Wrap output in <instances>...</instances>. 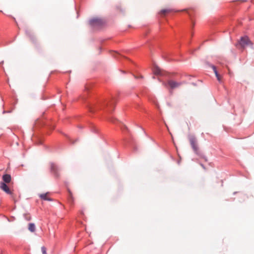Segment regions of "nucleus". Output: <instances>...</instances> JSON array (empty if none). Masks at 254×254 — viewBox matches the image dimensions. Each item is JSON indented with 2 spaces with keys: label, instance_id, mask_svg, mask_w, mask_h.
I'll use <instances>...</instances> for the list:
<instances>
[{
  "label": "nucleus",
  "instance_id": "20",
  "mask_svg": "<svg viewBox=\"0 0 254 254\" xmlns=\"http://www.w3.org/2000/svg\"><path fill=\"white\" fill-rule=\"evenodd\" d=\"M163 84L164 85V86H166V84L165 83H163Z\"/></svg>",
  "mask_w": 254,
  "mask_h": 254
},
{
  "label": "nucleus",
  "instance_id": "3",
  "mask_svg": "<svg viewBox=\"0 0 254 254\" xmlns=\"http://www.w3.org/2000/svg\"><path fill=\"white\" fill-rule=\"evenodd\" d=\"M252 45V42L248 37H241L240 41L236 44V46L240 48V47L243 50L246 47Z\"/></svg>",
  "mask_w": 254,
  "mask_h": 254
},
{
  "label": "nucleus",
  "instance_id": "6",
  "mask_svg": "<svg viewBox=\"0 0 254 254\" xmlns=\"http://www.w3.org/2000/svg\"><path fill=\"white\" fill-rule=\"evenodd\" d=\"M51 171L53 173L56 178H58L60 176L58 173V169L57 166L53 163L50 164Z\"/></svg>",
  "mask_w": 254,
  "mask_h": 254
},
{
  "label": "nucleus",
  "instance_id": "9",
  "mask_svg": "<svg viewBox=\"0 0 254 254\" xmlns=\"http://www.w3.org/2000/svg\"><path fill=\"white\" fill-rule=\"evenodd\" d=\"M48 194H49L48 192H47L46 193L41 194L40 195V197L41 199L45 200H49V201L52 200L51 198L48 197Z\"/></svg>",
  "mask_w": 254,
  "mask_h": 254
},
{
  "label": "nucleus",
  "instance_id": "18",
  "mask_svg": "<svg viewBox=\"0 0 254 254\" xmlns=\"http://www.w3.org/2000/svg\"><path fill=\"white\" fill-rule=\"evenodd\" d=\"M200 165H201V167H202L204 169H205V170L206 169V168L204 167V166L203 164H200Z\"/></svg>",
  "mask_w": 254,
  "mask_h": 254
},
{
  "label": "nucleus",
  "instance_id": "4",
  "mask_svg": "<svg viewBox=\"0 0 254 254\" xmlns=\"http://www.w3.org/2000/svg\"><path fill=\"white\" fill-rule=\"evenodd\" d=\"M0 189L7 194L12 196V192L10 190L7 185L4 182H0Z\"/></svg>",
  "mask_w": 254,
  "mask_h": 254
},
{
  "label": "nucleus",
  "instance_id": "15",
  "mask_svg": "<svg viewBox=\"0 0 254 254\" xmlns=\"http://www.w3.org/2000/svg\"><path fill=\"white\" fill-rule=\"evenodd\" d=\"M25 33H26V34L27 35H28V36H29V37L31 36L30 32L29 30H26Z\"/></svg>",
  "mask_w": 254,
  "mask_h": 254
},
{
  "label": "nucleus",
  "instance_id": "2",
  "mask_svg": "<svg viewBox=\"0 0 254 254\" xmlns=\"http://www.w3.org/2000/svg\"><path fill=\"white\" fill-rule=\"evenodd\" d=\"M188 139L193 151L196 154H198L199 152V147L196 137L193 135L190 134L188 135Z\"/></svg>",
  "mask_w": 254,
  "mask_h": 254
},
{
  "label": "nucleus",
  "instance_id": "8",
  "mask_svg": "<svg viewBox=\"0 0 254 254\" xmlns=\"http://www.w3.org/2000/svg\"><path fill=\"white\" fill-rule=\"evenodd\" d=\"M3 182L5 184L9 183L11 180V178L10 175L5 174L2 176Z\"/></svg>",
  "mask_w": 254,
  "mask_h": 254
},
{
  "label": "nucleus",
  "instance_id": "17",
  "mask_svg": "<svg viewBox=\"0 0 254 254\" xmlns=\"http://www.w3.org/2000/svg\"><path fill=\"white\" fill-rule=\"evenodd\" d=\"M25 218L28 221H29V220H30L31 219V217L30 216H26L25 217Z\"/></svg>",
  "mask_w": 254,
  "mask_h": 254
},
{
  "label": "nucleus",
  "instance_id": "12",
  "mask_svg": "<svg viewBox=\"0 0 254 254\" xmlns=\"http://www.w3.org/2000/svg\"><path fill=\"white\" fill-rule=\"evenodd\" d=\"M211 66L212 68L213 69L216 76L217 77V76H219V74H218V73L217 71L216 67L214 65H211Z\"/></svg>",
  "mask_w": 254,
  "mask_h": 254
},
{
  "label": "nucleus",
  "instance_id": "19",
  "mask_svg": "<svg viewBox=\"0 0 254 254\" xmlns=\"http://www.w3.org/2000/svg\"><path fill=\"white\" fill-rule=\"evenodd\" d=\"M69 193H70V197H72V196H71V192L70 191H69Z\"/></svg>",
  "mask_w": 254,
  "mask_h": 254
},
{
  "label": "nucleus",
  "instance_id": "5",
  "mask_svg": "<svg viewBox=\"0 0 254 254\" xmlns=\"http://www.w3.org/2000/svg\"><path fill=\"white\" fill-rule=\"evenodd\" d=\"M167 83L170 88L172 89L178 88L182 85L181 82H178L172 80H168Z\"/></svg>",
  "mask_w": 254,
  "mask_h": 254
},
{
  "label": "nucleus",
  "instance_id": "10",
  "mask_svg": "<svg viewBox=\"0 0 254 254\" xmlns=\"http://www.w3.org/2000/svg\"><path fill=\"white\" fill-rule=\"evenodd\" d=\"M172 11H173V10L172 9H170V8L163 9H162L160 11V14H161V15H165L167 13H168L171 12Z\"/></svg>",
  "mask_w": 254,
  "mask_h": 254
},
{
  "label": "nucleus",
  "instance_id": "16",
  "mask_svg": "<svg viewBox=\"0 0 254 254\" xmlns=\"http://www.w3.org/2000/svg\"><path fill=\"white\" fill-rule=\"evenodd\" d=\"M217 80L219 81H220L221 80V77L220 75H219V76H217Z\"/></svg>",
  "mask_w": 254,
  "mask_h": 254
},
{
  "label": "nucleus",
  "instance_id": "14",
  "mask_svg": "<svg viewBox=\"0 0 254 254\" xmlns=\"http://www.w3.org/2000/svg\"><path fill=\"white\" fill-rule=\"evenodd\" d=\"M41 251L43 254H47L46 251V248L45 247H42L41 248Z\"/></svg>",
  "mask_w": 254,
  "mask_h": 254
},
{
  "label": "nucleus",
  "instance_id": "1",
  "mask_svg": "<svg viewBox=\"0 0 254 254\" xmlns=\"http://www.w3.org/2000/svg\"><path fill=\"white\" fill-rule=\"evenodd\" d=\"M106 21L105 19L99 17H95L91 19L89 24L95 28H100L105 25Z\"/></svg>",
  "mask_w": 254,
  "mask_h": 254
},
{
  "label": "nucleus",
  "instance_id": "13",
  "mask_svg": "<svg viewBox=\"0 0 254 254\" xmlns=\"http://www.w3.org/2000/svg\"><path fill=\"white\" fill-rule=\"evenodd\" d=\"M211 66L212 68L213 69L216 76L217 77V76H219V74H218V73L217 71L216 67L214 65H211Z\"/></svg>",
  "mask_w": 254,
  "mask_h": 254
},
{
  "label": "nucleus",
  "instance_id": "11",
  "mask_svg": "<svg viewBox=\"0 0 254 254\" xmlns=\"http://www.w3.org/2000/svg\"><path fill=\"white\" fill-rule=\"evenodd\" d=\"M35 225L34 223H29L28 225V230L31 232L35 231Z\"/></svg>",
  "mask_w": 254,
  "mask_h": 254
},
{
  "label": "nucleus",
  "instance_id": "7",
  "mask_svg": "<svg viewBox=\"0 0 254 254\" xmlns=\"http://www.w3.org/2000/svg\"><path fill=\"white\" fill-rule=\"evenodd\" d=\"M153 72L154 74L157 75H164V72L159 67L155 66L153 68Z\"/></svg>",
  "mask_w": 254,
  "mask_h": 254
}]
</instances>
